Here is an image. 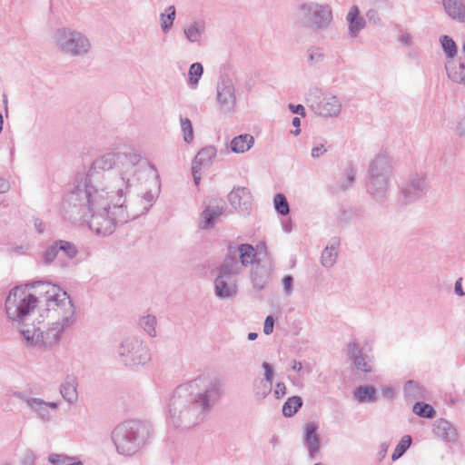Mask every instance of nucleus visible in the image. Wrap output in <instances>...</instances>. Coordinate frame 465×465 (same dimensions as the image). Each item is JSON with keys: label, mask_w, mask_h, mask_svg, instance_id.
I'll list each match as a JSON object with an SVG mask.
<instances>
[{"label": "nucleus", "mask_w": 465, "mask_h": 465, "mask_svg": "<svg viewBox=\"0 0 465 465\" xmlns=\"http://www.w3.org/2000/svg\"><path fill=\"white\" fill-rule=\"evenodd\" d=\"M150 166L134 152L108 153L95 159L88 172L77 174L74 189L64 198L66 219L86 223L98 236L112 234L117 224L126 223L147 213L156 196L147 191L138 207L124 204L125 195Z\"/></svg>", "instance_id": "1"}, {"label": "nucleus", "mask_w": 465, "mask_h": 465, "mask_svg": "<svg viewBox=\"0 0 465 465\" xmlns=\"http://www.w3.org/2000/svg\"><path fill=\"white\" fill-rule=\"evenodd\" d=\"M33 286L41 288L38 292L39 297L16 286L10 291L5 299V312L11 321L23 322L36 304L45 303L48 317H57L52 327L41 332L44 345L52 347L60 341L64 330L74 323V305L67 292L54 284L40 281L35 282Z\"/></svg>", "instance_id": "2"}, {"label": "nucleus", "mask_w": 465, "mask_h": 465, "mask_svg": "<svg viewBox=\"0 0 465 465\" xmlns=\"http://www.w3.org/2000/svg\"><path fill=\"white\" fill-rule=\"evenodd\" d=\"M223 394L218 378L199 376L175 388L169 402V413L175 427L190 429L199 424Z\"/></svg>", "instance_id": "3"}, {"label": "nucleus", "mask_w": 465, "mask_h": 465, "mask_svg": "<svg viewBox=\"0 0 465 465\" xmlns=\"http://www.w3.org/2000/svg\"><path fill=\"white\" fill-rule=\"evenodd\" d=\"M150 434L149 424L137 420H128L114 427L111 440L118 454L131 457L146 444Z\"/></svg>", "instance_id": "4"}, {"label": "nucleus", "mask_w": 465, "mask_h": 465, "mask_svg": "<svg viewBox=\"0 0 465 465\" xmlns=\"http://www.w3.org/2000/svg\"><path fill=\"white\" fill-rule=\"evenodd\" d=\"M234 252V249H230V254H226L217 267L214 293L220 299L233 298L237 294V276L241 273V266L233 258Z\"/></svg>", "instance_id": "5"}, {"label": "nucleus", "mask_w": 465, "mask_h": 465, "mask_svg": "<svg viewBox=\"0 0 465 465\" xmlns=\"http://www.w3.org/2000/svg\"><path fill=\"white\" fill-rule=\"evenodd\" d=\"M297 20L303 26L312 30H324L332 21V12L329 5L308 2L301 5L296 13Z\"/></svg>", "instance_id": "6"}, {"label": "nucleus", "mask_w": 465, "mask_h": 465, "mask_svg": "<svg viewBox=\"0 0 465 465\" xmlns=\"http://www.w3.org/2000/svg\"><path fill=\"white\" fill-rule=\"evenodd\" d=\"M54 40L58 49L70 56L84 55L91 48L90 41L84 34L66 27L58 28Z\"/></svg>", "instance_id": "7"}, {"label": "nucleus", "mask_w": 465, "mask_h": 465, "mask_svg": "<svg viewBox=\"0 0 465 465\" xmlns=\"http://www.w3.org/2000/svg\"><path fill=\"white\" fill-rule=\"evenodd\" d=\"M119 361L126 367L144 365L151 360L146 344L136 337L124 339L117 349Z\"/></svg>", "instance_id": "8"}, {"label": "nucleus", "mask_w": 465, "mask_h": 465, "mask_svg": "<svg viewBox=\"0 0 465 465\" xmlns=\"http://www.w3.org/2000/svg\"><path fill=\"white\" fill-rule=\"evenodd\" d=\"M306 100L312 111L322 117H335L341 110L335 95L322 94L318 88L311 89Z\"/></svg>", "instance_id": "9"}, {"label": "nucleus", "mask_w": 465, "mask_h": 465, "mask_svg": "<svg viewBox=\"0 0 465 465\" xmlns=\"http://www.w3.org/2000/svg\"><path fill=\"white\" fill-rule=\"evenodd\" d=\"M428 192L426 175L423 173L411 174L405 183L401 186L399 203L409 204L422 198Z\"/></svg>", "instance_id": "10"}, {"label": "nucleus", "mask_w": 465, "mask_h": 465, "mask_svg": "<svg viewBox=\"0 0 465 465\" xmlns=\"http://www.w3.org/2000/svg\"><path fill=\"white\" fill-rule=\"evenodd\" d=\"M216 89L220 109L223 113L233 112L236 105V94L232 80L228 76H222Z\"/></svg>", "instance_id": "11"}, {"label": "nucleus", "mask_w": 465, "mask_h": 465, "mask_svg": "<svg viewBox=\"0 0 465 465\" xmlns=\"http://www.w3.org/2000/svg\"><path fill=\"white\" fill-rule=\"evenodd\" d=\"M347 356L357 371H372L371 357L367 353V344L361 347L356 340L350 341L347 346Z\"/></svg>", "instance_id": "12"}, {"label": "nucleus", "mask_w": 465, "mask_h": 465, "mask_svg": "<svg viewBox=\"0 0 465 465\" xmlns=\"http://www.w3.org/2000/svg\"><path fill=\"white\" fill-rule=\"evenodd\" d=\"M252 193L243 186L233 188L228 194L231 205L239 213L248 214L252 209Z\"/></svg>", "instance_id": "13"}, {"label": "nucleus", "mask_w": 465, "mask_h": 465, "mask_svg": "<svg viewBox=\"0 0 465 465\" xmlns=\"http://www.w3.org/2000/svg\"><path fill=\"white\" fill-rule=\"evenodd\" d=\"M318 429L319 425L314 421L306 424L304 429L302 441L312 459H313L321 450V436L318 433Z\"/></svg>", "instance_id": "14"}, {"label": "nucleus", "mask_w": 465, "mask_h": 465, "mask_svg": "<svg viewBox=\"0 0 465 465\" xmlns=\"http://www.w3.org/2000/svg\"><path fill=\"white\" fill-rule=\"evenodd\" d=\"M390 178L378 176L377 174L369 175L367 181V192L376 201H383L389 191Z\"/></svg>", "instance_id": "15"}, {"label": "nucleus", "mask_w": 465, "mask_h": 465, "mask_svg": "<svg viewBox=\"0 0 465 465\" xmlns=\"http://www.w3.org/2000/svg\"><path fill=\"white\" fill-rule=\"evenodd\" d=\"M368 174L390 178L392 175L391 159L386 153H378L371 162L368 168Z\"/></svg>", "instance_id": "16"}, {"label": "nucleus", "mask_w": 465, "mask_h": 465, "mask_svg": "<svg viewBox=\"0 0 465 465\" xmlns=\"http://www.w3.org/2000/svg\"><path fill=\"white\" fill-rule=\"evenodd\" d=\"M234 249L235 252L233 253V258L236 260V255L239 253V259L241 269L242 267H247L248 265L253 264L256 259V251L254 247L250 243H242L238 246H233L230 244L228 246L227 254H230V249Z\"/></svg>", "instance_id": "17"}, {"label": "nucleus", "mask_w": 465, "mask_h": 465, "mask_svg": "<svg viewBox=\"0 0 465 465\" xmlns=\"http://www.w3.org/2000/svg\"><path fill=\"white\" fill-rule=\"evenodd\" d=\"M349 35L351 37H357L360 32L366 26V20L360 15L357 5H353L346 15Z\"/></svg>", "instance_id": "18"}, {"label": "nucleus", "mask_w": 465, "mask_h": 465, "mask_svg": "<svg viewBox=\"0 0 465 465\" xmlns=\"http://www.w3.org/2000/svg\"><path fill=\"white\" fill-rule=\"evenodd\" d=\"M432 432L444 441H455L457 437L456 429L445 419L436 420L433 423Z\"/></svg>", "instance_id": "19"}, {"label": "nucleus", "mask_w": 465, "mask_h": 465, "mask_svg": "<svg viewBox=\"0 0 465 465\" xmlns=\"http://www.w3.org/2000/svg\"><path fill=\"white\" fill-rule=\"evenodd\" d=\"M77 387V379L73 375H67L60 385V393L69 404H74L78 400Z\"/></svg>", "instance_id": "20"}, {"label": "nucleus", "mask_w": 465, "mask_h": 465, "mask_svg": "<svg viewBox=\"0 0 465 465\" xmlns=\"http://www.w3.org/2000/svg\"><path fill=\"white\" fill-rule=\"evenodd\" d=\"M446 13L454 20L465 24V5L460 0H442Z\"/></svg>", "instance_id": "21"}, {"label": "nucleus", "mask_w": 465, "mask_h": 465, "mask_svg": "<svg viewBox=\"0 0 465 465\" xmlns=\"http://www.w3.org/2000/svg\"><path fill=\"white\" fill-rule=\"evenodd\" d=\"M205 32V23L202 20L194 21L183 28L186 39L193 44L200 45Z\"/></svg>", "instance_id": "22"}, {"label": "nucleus", "mask_w": 465, "mask_h": 465, "mask_svg": "<svg viewBox=\"0 0 465 465\" xmlns=\"http://www.w3.org/2000/svg\"><path fill=\"white\" fill-rule=\"evenodd\" d=\"M217 154V150L214 146L209 145L202 148L195 155L193 164L196 167L206 168L210 167L213 163V160Z\"/></svg>", "instance_id": "23"}, {"label": "nucleus", "mask_w": 465, "mask_h": 465, "mask_svg": "<svg viewBox=\"0 0 465 465\" xmlns=\"http://www.w3.org/2000/svg\"><path fill=\"white\" fill-rule=\"evenodd\" d=\"M448 77L458 84L465 85V61H460L459 64L454 62H449L445 65Z\"/></svg>", "instance_id": "24"}, {"label": "nucleus", "mask_w": 465, "mask_h": 465, "mask_svg": "<svg viewBox=\"0 0 465 465\" xmlns=\"http://www.w3.org/2000/svg\"><path fill=\"white\" fill-rule=\"evenodd\" d=\"M25 402L29 408L37 413L38 417L44 421L51 420L50 412L46 407V401L39 398H26Z\"/></svg>", "instance_id": "25"}, {"label": "nucleus", "mask_w": 465, "mask_h": 465, "mask_svg": "<svg viewBox=\"0 0 465 465\" xmlns=\"http://www.w3.org/2000/svg\"><path fill=\"white\" fill-rule=\"evenodd\" d=\"M403 392L406 399L411 401L422 400L426 397V390L417 381L410 380L403 387Z\"/></svg>", "instance_id": "26"}, {"label": "nucleus", "mask_w": 465, "mask_h": 465, "mask_svg": "<svg viewBox=\"0 0 465 465\" xmlns=\"http://www.w3.org/2000/svg\"><path fill=\"white\" fill-rule=\"evenodd\" d=\"M253 143L254 139L251 134H240L232 140L231 150L235 153H242L251 149Z\"/></svg>", "instance_id": "27"}, {"label": "nucleus", "mask_w": 465, "mask_h": 465, "mask_svg": "<svg viewBox=\"0 0 465 465\" xmlns=\"http://www.w3.org/2000/svg\"><path fill=\"white\" fill-rule=\"evenodd\" d=\"M224 209L223 205L206 206L201 214L203 220V228L208 229L213 227L216 219L223 213Z\"/></svg>", "instance_id": "28"}, {"label": "nucleus", "mask_w": 465, "mask_h": 465, "mask_svg": "<svg viewBox=\"0 0 465 465\" xmlns=\"http://www.w3.org/2000/svg\"><path fill=\"white\" fill-rule=\"evenodd\" d=\"M354 397L359 402L376 401V389L371 385L359 386L354 391Z\"/></svg>", "instance_id": "29"}, {"label": "nucleus", "mask_w": 465, "mask_h": 465, "mask_svg": "<svg viewBox=\"0 0 465 465\" xmlns=\"http://www.w3.org/2000/svg\"><path fill=\"white\" fill-rule=\"evenodd\" d=\"M302 406V399L300 396L290 397L282 405L284 417H292Z\"/></svg>", "instance_id": "30"}, {"label": "nucleus", "mask_w": 465, "mask_h": 465, "mask_svg": "<svg viewBox=\"0 0 465 465\" xmlns=\"http://www.w3.org/2000/svg\"><path fill=\"white\" fill-rule=\"evenodd\" d=\"M272 390V384L262 379L254 380L253 381V394L254 397L261 401L265 399Z\"/></svg>", "instance_id": "31"}, {"label": "nucleus", "mask_w": 465, "mask_h": 465, "mask_svg": "<svg viewBox=\"0 0 465 465\" xmlns=\"http://www.w3.org/2000/svg\"><path fill=\"white\" fill-rule=\"evenodd\" d=\"M338 251L334 244L326 246L322 252L321 262L323 267L331 268L336 262Z\"/></svg>", "instance_id": "32"}, {"label": "nucleus", "mask_w": 465, "mask_h": 465, "mask_svg": "<svg viewBox=\"0 0 465 465\" xmlns=\"http://www.w3.org/2000/svg\"><path fill=\"white\" fill-rule=\"evenodd\" d=\"M440 43L447 58L453 59L457 55L458 47L451 37L446 35H441L440 37Z\"/></svg>", "instance_id": "33"}, {"label": "nucleus", "mask_w": 465, "mask_h": 465, "mask_svg": "<svg viewBox=\"0 0 465 465\" xmlns=\"http://www.w3.org/2000/svg\"><path fill=\"white\" fill-rule=\"evenodd\" d=\"M251 280L255 290H262L267 280L266 272L260 267L253 268L251 272Z\"/></svg>", "instance_id": "34"}, {"label": "nucleus", "mask_w": 465, "mask_h": 465, "mask_svg": "<svg viewBox=\"0 0 465 465\" xmlns=\"http://www.w3.org/2000/svg\"><path fill=\"white\" fill-rule=\"evenodd\" d=\"M412 411L416 415L427 419H432L436 414L433 407L430 404L425 403L423 401H417L412 407Z\"/></svg>", "instance_id": "35"}, {"label": "nucleus", "mask_w": 465, "mask_h": 465, "mask_svg": "<svg viewBox=\"0 0 465 465\" xmlns=\"http://www.w3.org/2000/svg\"><path fill=\"white\" fill-rule=\"evenodd\" d=\"M412 442V438L411 435H404L399 443L396 445V448L394 449V451L391 455V460L393 461L400 459L401 456L404 455V453L407 451V450L411 447Z\"/></svg>", "instance_id": "36"}, {"label": "nucleus", "mask_w": 465, "mask_h": 465, "mask_svg": "<svg viewBox=\"0 0 465 465\" xmlns=\"http://www.w3.org/2000/svg\"><path fill=\"white\" fill-rule=\"evenodd\" d=\"M166 14H161V27L163 33H167L173 25L175 19V7L170 5L165 10Z\"/></svg>", "instance_id": "37"}, {"label": "nucleus", "mask_w": 465, "mask_h": 465, "mask_svg": "<svg viewBox=\"0 0 465 465\" xmlns=\"http://www.w3.org/2000/svg\"><path fill=\"white\" fill-rule=\"evenodd\" d=\"M203 74V66L200 63H193L189 68V84L195 88Z\"/></svg>", "instance_id": "38"}, {"label": "nucleus", "mask_w": 465, "mask_h": 465, "mask_svg": "<svg viewBox=\"0 0 465 465\" xmlns=\"http://www.w3.org/2000/svg\"><path fill=\"white\" fill-rule=\"evenodd\" d=\"M56 243L59 252H63V254L67 258L73 259L76 256L78 250L73 242L64 240H56Z\"/></svg>", "instance_id": "39"}, {"label": "nucleus", "mask_w": 465, "mask_h": 465, "mask_svg": "<svg viewBox=\"0 0 465 465\" xmlns=\"http://www.w3.org/2000/svg\"><path fill=\"white\" fill-rule=\"evenodd\" d=\"M157 321L156 317L153 315H146L141 318L140 325L143 327L144 331L151 337L156 336V326Z\"/></svg>", "instance_id": "40"}, {"label": "nucleus", "mask_w": 465, "mask_h": 465, "mask_svg": "<svg viewBox=\"0 0 465 465\" xmlns=\"http://www.w3.org/2000/svg\"><path fill=\"white\" fill-rule=\"evenodd\" d=\"M324 53L322 48L312 46L307 50V61L310 65H317L324 60Z\"/></svg>", "instance_id": "41"}, {"label": "nucleus", "mask_w": 465, "mask_h": 465, "mask_svg": "<svg viewBox=\"0 0 465 465\" xmlns=\"http://www.w3.org/2000/svg\"><path fill=\"white\" fill-rule=\"evenodd\" d=\"M275 211L281 215H287L290 213V206L287 198L282 193H277L273 199Z\"/></svg>", "instance_id": "42"}, {"label": "nucleus", "mask_w": 465, "mask_h": 465, "mask_svg": "<svg viewBox=\"0 0 465 465\" xmlns=\"http://www.w3.org/2000/svg\"><path fill=\"white\" fill-rule=\"evenodd\" d=\"M181 129L183 134V141L190 143L193 140V129L189 118L180 115Z\"/></svg>", "instance_id": "43"}, {"label": "nucleus", "mask_w": 465, "mask_h": 465, "mask_svg": "<svg viewBox=\"0 0 465 465\" xmlns=\"http://www.w3.org/2000/svg\"><path fill=\"white\" fill-rule=\"evenodd\" d=\"M59 250L57 248L56 241H54L43 253V263L45 265L51 264L57 257Z\"/></svg>", "instance_id": "44"}, {"label": "nucleus", "mask_w": 465, "mask_h": 465, "mask_svg": "<svg viewBox=\"0 0 465 465\" xmlns=\"http://www.w3.org/2000/svg\"><path fill=\"white\" fill-rule=\"evenodd\" d=\"M355 181V173L351 168L346 170L345 177L339 182V186L342 191H346L351 187Z\"/></svg>", "instance_id": "45"}, {"label": "nucleus", "mask_w": 465, "mask_h": 465, "mask_svg": "<svg viewBox=\"0 0 465 465\" xmlns=\"http://www.w3.org/2000/svg\"><path fill=\"white\" fill-rule=\"evenodd\" d=\"M74 460V457H70L64 454L51 453L48 456V461L52 465H66L67 461H72Z\"/></svg>", "instance_id": "46"}, {"label": "nucleus", "mask_w": 465, "mask_h": 465, "mask_svg": "<svg viewBox=\"0 0 465 465\" xmlns=\"http://www.w3.org/2000/svg\"><path fill=\"white\" fill-rule=\"evenodd\" d=\"M293 282L294 279L292 275L288 274L285 275L282 279V284H283V292L285 295L289 296L292 293L293 291Z\"/></svg>", "instance_id": "47"}, {"label": "nucleus", "mask_w": 465, "mask_h": 465, "mask_svg": "<svg viewBox=\"0 0 465 465\" xmlns=\"http://www.w3.org/2000/svg\"><path fill=\"white\" fill-rule=\"evenodd\" d=\"M262 368L264 369V378L262 380L272 384L274 373L272 366L269 362L264 361Z\"/></svg>", "instance_id": "48"}, {"label": "nucleus", "mask_w": 465, "mask_h": 465, "mask_svg": "<svg viewBox=\"0 0 465 465\" xmlns=\"http://www.w3.org/2000/svg\"><path fill=\"white\" fill-rule=\"evenodd\" d=\"M35 456L32 450H27L21 460V465H35Z\"/></svg>", "instance_id": "49"}, {"label": "nucleus", "mask_w": 465, "mask_h": 465, "mask_svg": "<svg viewBox=\"0 0 465 465\" xmlns=\"http://www.w3.org/2000/svg\"><path fill=\"white\" fill-rule=\"evenodd\" d=\"M274 318L272 315H268L265 318L263 324V332L266 335H270L273 331Z\"/></svg>", "instance_id": "50"}, {"label": "nucleus", "mask_w": 465, "mask_h": 465, "mask_svg": "<svg viewBox=\"0 0 465 465\" xmlns=\"http://www.w3.org/2000/svg\"><path fill=\"white\" fill-rule=\"evenodd\" d=\"M366 17L368 21L373 25H379L381 24V17L379 15V13L376 9H370L366 13Z\"/></svg>", "instance_id": "51"}, {"label": "nucleus", "mask_w": 465, "mask_h": 465, "mask_svg": "<svg viewBox=\"0 0 465 465\" xmlns=\"http://www.w3.org/2000/svg\"><path fill=\"white\" fill-rule=\"evenodd\" d=\"M352 216L353 213L351 211L344 210L341 212L338 223L341 225H348L351 223Z\"/></svg>", "instance_id": "52"}, {"label": "nucleus", "mask_w": 465, "mask_h": 465, "mask_svg": "<svg viewBox=\"0 0 465 465\" xmlns=\"http://www.w3.org/2000/svg\"><path fill=\"white\" fill-rule=\"evenodd\" d=\"M286 394V386L283 382L280 381L276 383L274 395L277 399L283 397Z\"/></svg>", "instance_id": "53"}, {"label": "nucleus", "mask_w": 465, "mask_h": 465, "mask_svg": "<svg viewBox=\"0 0 465 465\" xmlns=\"http://www.w3.org/2000/svg\"><path fill=\"white\" fill-rule=\"evenodd\" d=\"M288 107L292 114H299L302 117L305 116V108L303 107V105L290 104Z\"/></svg>", "instance_id": "54"}, {"label": "nucleus", "mask_w": 465, "mask_h": 465, "mask_svg": "<svg viewBox=\"0 0 465 465\" xmlns=\"http://www.w3.org/2000/svg\"><path fill=\"white\" fill-rule=\"evenodd\" d=\"M381 395L384 399L391 401L394 398V390L390 386H386L382 388Z\"/></svg>", "instance_id": "55"}, {"label": "nucleus", "mask_w": 465, "mask_h": 465, "mask_svg": "<svg viewBox=\"0 0 465 465\" xmlns=\"http://www.w3.org/2000/svg\"><path fill=\"white\" fill-rule=\"evenodd\" d=\"M326 152V149L324 148L323 144H320L317 146H314L312 149V157L313 158H319L321 155H322Z\"/></svg>", "instance_id": "56"}, {"label": "nucleus", "mask_w": 465, "mask_h": 465, "mask_svg": "<svg viewBox=\"0 0 465 465\" xmlns=\"http://www.w3.org/2000/svg\"><path fill=\"white\" fill-rule=\"evenodd\" d=\"M388 449H389L388 443H386V442L381 443L379 451H378L379 461H381L386 457Z\"/></svg>", "instance_id": "57"}, {"label": "nucleus", "mask_w": 465, "mask_h": 465, "mask_svg": "<svg viewBox=\"0 0 465 465\" xmlns=\"http://www.w3.org/2000/svg\"><path fill=\"white\" fill-rule=\"evenodd\" d=\"M454 292L458 296L463 297L465 292L462 288V278H459L454 284Z\"/></svg>", "instance_id": "58"}, {"label": "nucleus", "mask_w": 465, "mask_h": 465, "mask_svg": "<svg viewBox=\"0 0 465 465\" xmlns=\"http://www.w3.org/2000/svg\"><path fill=\"white\" fill-rule=\"evenodd\" d=\"M201 169L202 168L196 167V165H193V164L192 166L193 182H194L195 185H198L200 183L201 176H200V174H198V173L200 172Z\"/></svg>", "instance_id": "59"}, {"label": "nucleus", "mask_w": 465, "mask_h": 465, "mask_svg": "<svg viewBox=\"0 0 465 465\" xmlns=\"http://www.w3.org/2000/svg\"><path fill=\"white\" fill-rule=\"evenodd\" d=\"M456 131L459 135L462 136L465 135V116L460 119Z\"/></svg>", "instance_id": "60"}, {"label": "nucleus", "mask_w": 465, "mask_h": 465, "mask_svg": "<svg viewBox=\"0 0 465 465\" xmlns=\"http://www.w3.org/2000/svg\"><path fill=\"white\" fill-rule=\"evenodd\" d=\"M292 124L296 129L292 131L294 135H298L301 133V129L299 128L301 125V119L298 116L292 118Z\"/></svg>", "instance_id": "61"}, {"label": "nucleus", "mask_w": 465, "mask_h": 465, "mask_svg": "<svg viewBox=\"0 0 465 465\" xmlns=\"http://www.w3.org/2000/svg\"><path fill=\"white\" fill-rule=\"evenodd\" d=\"M9 187V183L4 178H0V193L7 192Z\"/></svg>", "instance_id": "62"}, {"label": "nucleus", "mask_w": 465, "mask_h": 465, "mask_svg": "<svg viewBox=\"0 0 465 465\" xmlns=\"http://www.w3.org/2000/svg\"><path fill=\"white\" fill-rule=\"evenodd\" d=\"M21 332L27 341H33L34 333L30 330H22Z\"/></svg>", "instance_id": "63"}, {"label": "nucleus", "mask_w": 465, "mask_h": 465, "mask_svg": "<svg viewBox=\"0 0 465 465\" xmlns=\"http://www.w3.org/2000/svg\"><path fill=\"white\" fill-rule=\"evenodd\" d=\"M292 369L295 371H301L302 369V364L301 361H298L296 360L292 361Z\"/></svg>", "instance_id": "64"}]
</instances>
